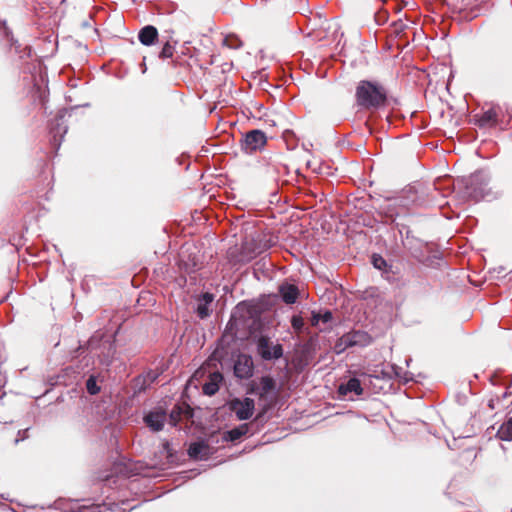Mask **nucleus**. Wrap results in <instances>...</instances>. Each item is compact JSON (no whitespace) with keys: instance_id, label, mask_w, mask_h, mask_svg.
Here are the masks:
<instances>
[{"instance_id":"1","label":"nucleus","mask_w":512,"mask_h":512,"mask_svg":"<svg viewBox=\"0 0 512 512\" xmlns=\"http://www.w3.org/2000/svg\"><path fill=\"white\" fill-rule=\"evenodd\" d=\"M301 295L298 285L285 279L278 285L276 293L239 302L229 320H279L284 312L292 310Z\"/></svg>"},{"instance_id":"2","label":"nucleus","mask_w":512,"mask_h":512,"mask_svg":"<svg viewBox=\"0 0 512 512\" xmlns=\"http://www.w3.org/2000/svg\"><path fill=\"white\" fill-rule=\"evenodd\" d=\"M488 173L478 170L468 177L457 180V185L463 200H487L492 201L503 196L504 190L499 185H489Z\"/></svg>"},{"instance_id":"3","label":"nucleus","mask_w":512,"mask_h":512,"mask_svg":"<svg viewBox=\"0 0 512 512\" xmlns=\"http://www.w3.org/2000/svg\"><path fill=\"white\" fill-rule=\"evenodd\" d=\"M356 103L365 110H380L389 102L388 90L375 80H361L355 91Z\"/></svg>"},{"instance_id":"4","label":"nucleus","mask_w":512,"mask_h":512,"mask_svg":"<svg viewBox=\"0 0 512 512\" xmlns=\"http://www.w3.org/2000/svg\"><path fill=\"white\" fill-rule=\"evenodd\" d=\"M275 243V239L264 232L253 231L246 234L241 242L235 262L248 263L269 250Z\"/></svg>"},{"instance_id":"5","label":"nucleus","mask_w":512,"mask_h":512,"mask_svg":"<svg viewBox=\"0 0 512 512\" xmlns=\"http://www.w3.org/2000/svg\"><path fill=\"white\" fill-rule=\"evenodd\" d=\"M79 106L71 107L70 109H60L55 118L49 124L50 143L55 153L60 149L62 140L68 131V126L64 123L66 115Z\"/></svg>"},{"instance_id":"6","label":"nucleus","mask_w":512,"mask_h":512,"mask_svg":"<svg viewBox=\"0 0 512 512\" xmlns=\"http://www.w3.org/2000/svg\"><path fill=\"white\" fill-rule=\"evenodd\" d=\"M373 336L363 330H353L342 335L335 345L337 354L342 353L349 347H366L373 342Z\"/></svg>"},{"instance_id":"7","label":"nucleus","mask_w":512,"mask_h":512,"mask_svg":"<svg viewBox=\"0 0 512 512\" xmlns=\"http://www.w3.org/2000/svg\"><path fill=\"white\" fill-rule=\"evenodd\" d=\"M267 135L260 129H252L242 134L240 140L241 150L247 154L252 155L255 152L262 151L267 144Z\"/></svg>"},{"instance_id":"8","label":"nucleus","mask_w":512,"mask_h":512,"mask_svg":"<svg viewBox=\"0 0 512 512\" xmlns=\"http://www.w3.org/2000/svg\"><path fill=\"white\" fill-rule=\"evenodd\" d=\"M219 300H215V295L211 292H201L195 297L193 311L201 320L211 316L217 307Z\"/></svg>"},{"instance_id":"9","label":"nucleus","mask_w":512,"mask_h":512,"mask_svg":"<svg viewBox=\"0 0 512 512\" xmlns=\"http://www.w3.org/2000/svg\"><path fill=\"white\" fill-rule=\"evenodd\" d=\"M502 109L497 104H492L487 110L473 115V123L480 129L494 128L500 122Z\"/></svg>"},{"instance_id":"10","label":"nucleus","mask_w":512,"mask_h":512,"mask_svg":"<svg viewBox=\"0 0 512 512\" xmlns=\"http://www.w3.org/2000/svg\"><path fill=\"white\" fill-rule=\"evenodd\" d=\"M428 187H426L422 183H414L412 185H408L402 191V204L405 206L408 205H425L427 203L425 199L426 192Z\"/></svg>"},{"instance_id":"11","label":"nucleus","mask_w":512,"mask_h":512,"mask_svg":"<svg viewBox=\"0 0 512 512\" xmlns=\"http://www.w3.org/2000/svg\"><path fill=\"white\" fill-rule=\"evenodd\" d=\"M257 352L263 360H278L283 356V348L280 344L270 345L267 337L261 336L257 340Z\"/></svg>"},{"instance_id":"12","label":"nucleus","mask_w":512,"mask_h":512,"mask_svg":"<svg viewBox=\"0 0 512 512\" xmlns=\"http://www.w3.org/2000/svg\"><path fill=\"white\" fill-rule=\"evenodd\" d=\"M234 375L238 379H249L253 376L254 364L252 357L246 354H239L233 367Z\"/></svg>"},{"instance_id":"13","label":"nucleus","mask_w":512,"mask_h":512,"mask_svg":"<svg viewBox=\"0 0 512 512\" xmlns=\"http://www.w3.org/2000/svg\"><path fill=\"white\" fill-rule=\"evenodd\" d=\"M231 409L235 412L238 420H247L253 415L255 409L254 400L248 397L243 400L236 399L232 401Z\"/></svg>"},{"instance_id":"14","label":"nucleus","mask_w":512,"mask_h":512,"mask_svg":"<svg viewBox=\"0 0 512 512\" xmlns=\"http://www.w3.org/2000/svg\"><path fill=\"white\" fill-rule=\"evenodd\" d=\"M401 243L413 258L422 260L424 257L423 248L425 243L421 239L411 234L408 237H405V239H402Z\"/></svg>"},{"instance_id":"15","label":"nucleus","mask_w":512,"mask_h":512,"mask_svg":"<svg viewBox=\"0 0 512 512\" xmlns=\"http://www.w3.org/2000/svg\"><path fill=\"white\" fill-rule=\"evenodd\" d=\"M165 421L166 413L162 409L152 410L144 417V422L153 431L162 430Z\"/></svg>"},{"instance_id":"16","label":"nucleus","mask_w":512,"mask_h":512,"mask_svg":"<svg viewBox=\"0 0 512 512\" xmlns=\"http://www.w3.org/2000/svg\"><path fill=\"white\" fill-rule=\"evenodd\" d=\"M412 222V216L409 214L397 215L392 220V229L397 230L399 233L401 240L405 239L412 234L410 229V223Z\"/></svg>"},{"instance_id":"17","label":"nucleus","mask_w":512,"mask_h":512,"mask_svg":"<svg viewBox=\"0 0 512 512\" xmlns=\"http://www.w3.org/2000/svg\"><path fill=\"white\" fill-rule=\"evenodd\" d=\"M173 31L166 30L164 34L161 36V42L163 47L159 52L158 57L162 60L171 58L175 51V46L178 44L177 40L173 39Z\"/></svg>"},{"instance_id":"18","label":"nucleus","mask_w":512,"mask_h":512,"mask_svg":"<svg viewBox=\"0 0 512 512\" xmlns=\"http://www.w3.org/2000/svg\"><path fill=\"white\" fill-rule=\"evenodd\" d=\"M138 40L144 46H152L159 40V33L155 26L146 25L138 32Z\"/></svg>"},{"instance_id":"19","label":"nucleus","mask_w":512,"mask_h":512,"mask_svg":"<svg viewBox=\"0 0 512 512\" xmlns=\"http://www.w3.org/2000/svg\"><path fill=\"white\" fill-rule=\"evenodd\" d=\"M381 275L385 280L393 285H396L397 287L404 285L399 267L393 265L392 263L388 265L387 269L381 272Z\"/></svg>"},{"instance_id":"20","label":"nucleus","mask_w":512,"mask_h":512,"mask_svg":"<svg viewBox=\"0 0 512 512\" xmlns=\"http://www.w3.org/2000/svg\"><path fill=\"white\" fill-rule=\"evenodd\" d=\"M222 381L223 376L220 372L211 373L208 381L202 387L203 393L208 396L216 394Z\"/></svg>"},{"instance_id":"21","label":"nucleus","mask_w":512,"mask_h":512,"mask_svg":"<svg viewBox=\"0 0 512 512\" xmlns=\"http://www.w3.org/2000/svg\"><path fill=\"white\" fill-rule=\"evenodd\" d=\"M9 42L10 53L17 55L19 59H25L31 56L32 49L29 45L21 44L18 40L14 39L13 36L9 38Z\"/></svg>"},{"instance_id":"22","label":"nucleus","mask_w":512,"mask_h":512,"mask_svg":"<svg viewBox=\"0 0 512 512\" xmlns=\"http://www.w3.org/2000/svg\"><path fill=\"white\" fill-rule=\"evenodd\" d=\"M209 446L204 442H194L189 446L188 455L196 460H203L208 456Z\"/></svg>"},{"instance_id":"23","label":"nucleus","mask_w":512,"mask_h":512,"mask_svg":"<svg viewBox=\"0 0 512 512\" xmlns=\"http://www.w3.org/2000/svg\"><path fill=\"white\" fill-rule=\"evenodd\" d=\"M249 431V425L248 424H241L231 430L225 431L223 433L222 439L225 442H233L235 440H238L242 436L246 435Z\"/></svg>"},{"instance_id":"24","label":"nucleus","mask_w":512,"mask_h":512,"mask_svg":"<svg viewBox=\"0 0 512 512\" xmlns=\"http://www.w3.org/2000/svg\"><path fill=\"white\" fill-rule=\"evenodd\" d=\"M361 383L357 378H351L345 384H341L339 386V393L341 395H347L349 393H354L355 395L362 394Z\"/></svg>"},{"instance_id":"25","label":"nucleus","mask_w":512,"mask_h":512,"mask_svg":"<svg viewBox=\"0 0 512 512\" xmlns=\"http://www.w3.org/2000/svg\"><path fill=\"white\" fill-rule=\"evenodd\" d=\"M497 437L503 441L512 440V417L499 427Z\"/></svg>"},{"instance_id":"26","label":"nucleus","mask_w":512,"mask_h":512,"mask_svg":"<svg viewBox=\"0 0 512 512\" xmlns=\"http://www.w3.org/2000/svg\"><path fill=\"white\" fill-rule=\"evenodd\" d=\"M371 264L373 267L381 272L387 269L390 262H388L382 255L373 253L370 257Z\"/></svg>"},{"instance_id":"27","label":"nucleus","mask_w":512,"mask_h":512,"mask_svg":"<svg viewBox=\"0 0 512 512\" xmlns=\"http://www.w3.org/2000/svg\"><path fill=\"white\" fill-rule=\"evenodd\" d=\"M86 388L89 394L95 395L99 393L100 387L97 385L96 378L94 376H90L86 381Z\"/></svg>"},{"instance_id":"28","label":"nucleus","mask_w":512,"mask_h":512,"mask_svg":"<svg viewBox=\"0 0 512 512\" xmlns=\"http://www.w3.org/2000/svg\"><path fill=\"white\" fill-rule=\"evenodd\" d=\"M310 320H333V313L329 309H325L323 314L312 312V318Z\"/></svg>"},{"instance_id":"29","label":"nucleus","mask_w":512,"mask_h":512,"mask_svg":"<svg viewBox=\"0 0 512 512\" xmlns=\"http://www.w3.org/2000/svg\"><path fill=\"white\" fill-rule=\"evenodd\" d=\"M224 43L233 49H237L241 46V42L238 37L236 36H228L224 39Z\"/></svg>"},{"instance_id":"30","label":"nucleus","mask_w":512,"mask_h":512,"mask_svg":"<svg viewBox=\"0 0 512 512\" xmlns=\"http://www.w3.org/2000/svg\"><path fill=\"white\" fill-rule=\"evenodd\" d=\"M375 21L378 25H384L388 21V12L385 10L376 12Z\"/></svg>"},{"instance_id":"31","label":"nucleus","mask_w":512,"mask_h":512,"mask_svg":"<svg viewBox=\"0 0 512 512\" xmlns=\"http://www.w3.org/2000/svg\"><path fill=\"white\" fill-rule=\"evenodd\" d=\"M261 383L264 389H269L271 387L272 380L269 377H263Z\"/></svg>"},{"instance_id":"32","label":"nucleus","mask_w":512,"mask_h":512,"mask_svg":"<svg viewBox=\"0 0 512 512\" xmlns=\"http://www.w3.org/2000/svg\"><path fill=\"white\" fill-rule=\"evenodd\" d=\"M288 320H304L303 317L300 314H297L295 312H292L289 316H287Z\"/></svg>"},{"instance_id":"33","label":"nucleus","mask_w":512,"mask_h":512,"mask_svg":"<svg viewBox=\"0 0 512 512\" xmlns=\"http://www.w3.org/2000/svg\"><path fill=\"white\" fill-rule=\"evenodd\" d=\"M293 324V327L296 329V330H299L303 327V324L304 322H298V321H295V322H292Z\"/></svg>"},{"instance_id":"34","label":"nucleus","mask_w":512,"mask_h":512,"mask_svg":"<svg viewBox=\"0 0 512 512\" xmlns=\"http://www.w3.org/2000/svg\"><path fill=\"white\" fill-rule=\"evenodd\" d=\"M179 416V414L177 413L176 415H174V413L172 412L171 415H170V418H171V421H172V424L173 425H176V422H177V417Z\"/></svg>"},{"instance_id":"35","label":"nucleus","mask_w":512,"mask_h":512,"mask_svg":"<svg viewBox=\"0 0 512 512\" xmlns=\"http://www.w3.org/2000/svg\"><path fill=\"white\" fill-rule=\"evenodd\" d=\"M225 293L230 292V288L226 285L223 287Z\"/></svg>"},{"instance_id":"36","label":"nucleus","mask_w":512,"mask_h":512,"mask_svg":"<svg viewBox=\"0 0 512 512\" xmlns=\"http://www.w3.org/2000/svg\"><path fill=\"white\" fill-rule=\"evenodd\" d=\"M101 362L105 365H109L110 364V361L107 359V360H101Z\"/></svg>"},{"instance_id":"37","label":"nucleus","mask_w":512,"mask_h":512,"mask_svg":"<svg viewBox=\"0 0 512 512\" xmlns=\"http://www.w3.org/2000/svg\"><path fill=\"white\" fill-rule=\"evenodd\" d=\"M142 69H143V70H142V72H143V73H145V72H146V69H147V68H146V65H145V62H143Z\"/></svg>"},{"instance_id":"38","label":"nucleus","mask_w":512,"mask_h":512,"mask_svg":"<svg viewBox=\"0 0 512 512\" xmlns=\"http://www.w3.org/2000/svg\"><path fill=\"white\" fill-rule=\"evenodd\" d=\"M505 269L503 267L499 268V273L503 272Z\"/></svg>"},{"instance_id":"39","label":"nucleus","mask_w":512,"mask_h":512,"mask_svg":"<svg viewBox=\"0 0 512 512\" xmlns=\"http://www.w3.org/2000/svg\"><path fill=\"white\" fill-rule=\"evenodd\" d=\"M438 189L439 188H438L437 184H434V190H438Z\"/></svg>"}]
</instances>
